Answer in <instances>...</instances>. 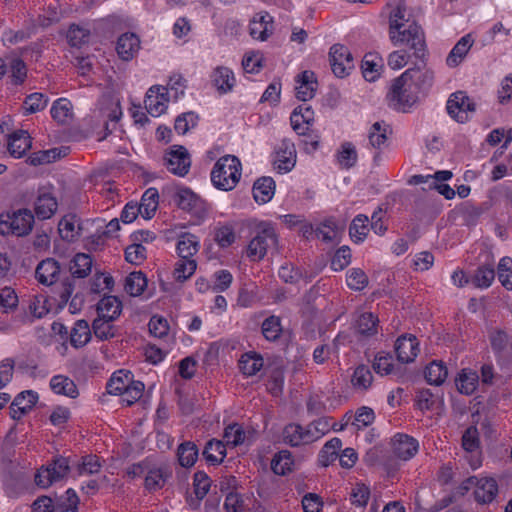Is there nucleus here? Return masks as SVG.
Returning <instances> with one entry per match:
<instances>
[{"label": "nucleus", "mask_w": 512, "mask_h": 512, "mask_svg": "<svg viewBox=\"0 0 512 512\" xmlns=\"http://www.w3.org/2000/svg\"><path fill=\"white\" fill-rule=\"evenodd\" d=\"M273 22L272 17L268 13L256 14L250 21L249 32L252 38L265 41L272 34L269 25Z\"/></svg>", "instance_id": "20"}, {"label": "nucleus", "mask_w": 512, "mask_h": 512, "mask_svg": "<svg viewBox=\"0 0 512 512\" xmlns=\"http://www.w3.org/2000/svg\"><path fill=\"white\" fill-rule=\"evenodd\" d=\"M131 380L132 377L130 372L124 373L123 371H118L114 373L107 383L108 393L113 395H119L123 393L127 389Z\"/></svg>", "instance_id": "49"}, {"label": "nucleus", "mask_w": 512, "mask_h": 512, "mask_svg": "<svg viewBox=\"0 0 512 512\" xmlns=\"http://www.w3.org/2000/svg\"><path fill=\"white\" fill-rule=\"evenodd\" d=\"M70 471L69 459L55 457L47 466H42L35 474V483L41 488H48L54 482L62 480Z\"/></svg>", "instance_id": "5"}, {"label": "nucleus", "mask_w": 512, "mask_h": 512, "mask_svg": "<svg viewBox=\"0 0 512 512\" xmlns=\"http://www.w3.org/2000/svg\"><path fill=\"white\" fill-rule=\"evenodd\" d=\"M113 320L97 317L92 323V331L99 340H109L116 336V328L111 324Z\"/></svg>", "instance_id": "47"}, {"label": "nucleus", "mask_w": 512, "mask_h": 512, "mask_svg": "<svg viewBox=\"0 0 512 512\" xmlns=\"http://www.w3.org/2000/svg\"><path fill=\"white\" fill-rule=\"evenodd\" d=\"M38 394L32 390H26L19 393L13 400L14 406L20 410V413H28L37 403Z\"/></svg>", "instance_id": "55"}, {"label": "nucleus", "mask_w": 512, "mask_h": 512, "mask_svg": "<svg viewBox=\"0 0 512 512\" xmlns=\"http://www.w3.org/2000/svg\"><path fill=\"white\" fill-rule=\"evenodd\" d=\"M498 280L504 288L512 290V258L503 257L498 264Z\"/></svg>", "instance_id": "58"}, {"label": "nucleus", "mask_w": 512, "mask_h": 512, "mask_svg": "<svg viewBox=\"0 0 512 512\" xmlns=\"http://www.w3.org/2000/svg\"><path fill=\"white\" fill-rule=\"evenodd\" d=\"M338 161L340 165L345 168H351L356 164L357 151L352 143L345 142L341 145V150L338 153Z\"/></svg>", "instance_id": "59"}, {"label": "nucleus", "mask_w": 512, "mask_h": 512, "mask_svg": "<svg viewBox=\"0 0 512 512\" xmlns=\"http://www.w3.org/2000/svg\"><path fill=\"white\" fill-rule=\"evenodd\" d=\"M50 387L56 394L76 398L78 396V389L73 380L64 375H56L50 381Z\"/></svg>", "instance_id": "30"}, {"label": "nucleus", "mask_w": 512, "mask_h": 512, "mask_svg": "<svg viewBox=\"0 0 512 512\" xmlns=\"http://www.w3.org/2000/svg\"><path fill=\"white\" fill-rule=\"evenodd\" d=\"M378 318L371 312L361 314L356 320V331L363 336H372L377 333Z\"/></svg>", "instance_id": "45"}, {"label": "nucleus", "mask_w": 512, "mask_h": 512, "mask_svg": "<svg viewBox=\"0 0 512 512\" xmlns=\"http://www.w3.org/2000/svg\"><path fill=\"white\" fill-rule=\"evenodd\" d=\"M101 469V463L96 455H86L81 458V461L76 466V471L79 476L96 474Z\"/></svg>", "instance_id": "52"}, {"label": "nucleus", "mask_w": 512, "mask_h": 512, "mask_svg": "<svg viewBox=\"0 0 512 512\" xmlns=\"http://www.w3.org/2000/svg\"><path fill=\"white\" fill-rule=\"evenodd\" d=\"M342 448V441L334 437L329 440L319 453L318 461L323 467H327L330 463L335 461L338 457V451Z\"/></svg>", "instance_id": "38"}, {"label": "nucleus", "mask_w": 512, "mask_h": 512, "mask_svg": "<svg viewBox=\"0 0 512 512\" xmlns=\"http://www.w3.org/2000/svg\"><path fill=\"white\" fill-rule=\"evenodd\" d=\"M91 339V330L86 320H78L70 332V343L75 348L85 346Z\"/></svg>", "instance_id": "32"}, {"label": "nucleus", "mask_w": 512, "mask_h": 512, "mask_svg": "<svg viewBox=\"0 0 512 512\" xmlns=\"http://www.w3.org/2000/svg\"><path fill=\"white\" fill-rule=\"evenodd\" d=\"M296 97L306 102L312 99L315 95L318 82L314 72L306 70L297 76Z\"/></svg>", "instance_id": "15"}, {"label": "nucleus", "mask_w": 512, "mask_h": 512, "mask_svg": "<svg viewBox=\"0 0 512 512\" xmlns=\"http://www.w3.org/2000/svg\"><path fill=\"white\" fill-rule=\"evenodd\" d=\"M406 6L400 1L397 6L389 14V32L397 31L406 26L405 21ZM408 22V20H406Z\"/></svg>", "instance_id": "63"}, {"label": "nucleus", "mask_w": 512, "mask_h": 512, "mask_svg": "<svg viewBox=\"0 0 512 512\" xmlns=\"http://www.w3.org/2000/svg\"><path fill=\"white\" fill-rule=\"evenodd\" d=\"M34 224V215L29 209H19L13 213L0 215V234L16 236L28 235Z\"/></svg>", "instance_id": "4"}, {"label": "nucleus", "mask_w": 512, "mask_h": 512, "mask_svg": "<svg viewBox=\"0 0 512 512\" xmlns=\"http://www.w3.org/2000/svg\"><path fill=\"white\" fill-rule=\"evenodd\" d=\"M122 311V303L116 296H104L97 304L98 317L117 319Z\"/></svg>", "instance_id": "22"}, {"label": "nucleus", "mask_w": 512, "mask_h": 512, "mask_svg": "<svg viewBox=\"0 0 512 512\" xmlns=\"http://www.w3.org/2000/svg\"><path fill=\"white\" fill-rule=\"evenodd\" d=\"M262 334L269 341H276L282 332L280 318L276 316H270L266 318L262 323Z\"/></svg>", "instance_id": "54"}, {"label": "nucleus", "mask_w": 512, "mask_h": 512, "mask_svg": "<svg viewBox=\"0 0 512 512\" xmlns=\"http://www.w3.org/2000/svg\"><path fill=\"white\" fill-rule=\"evenodd\" d=\"M391 134L392 129L389 124L384 121H377L369 130V144L375 149H380L386 143L389 135Z\"/></svg>", "instance_id": "28"}, {"label": "nucleus", "mask_w": 512, "mask_h": 512, "mask_svg": "<svg viewBox=\"0 0 512 512\" xmlns=\"http://www.w3.org/2000/svg\"><path fill=\"white\" fill-rule=\"evenodd\" d=\"M304 427L297 424H289L283 430V440L291 446L309 444Z\"/></svg>", "instance_id": "36"}, {"label": "nucleus", "mask_w": 512, "mask_h": 512, "mask_svg": "<svg viewBox=\"0 0 512 512\" xmlns=\"http://www.w3.org/2000/svg\"><path fill=\"white\" fill-rule=\"evenodd\" d=\"M498 494V485L493 478H477L475 484L474 496L479 504L491 503Z\"/></svg>", "instance_id": "17"}, {"label": "nucleus", "mask_w": 512, "mask_h": 512, "mask_svg": "<svg viewBox=\"0 0 512 512\" xmlns=\"http://www.w3.org/2000/svg\"><path fill=\"white\" fill-rule=\"evenodd\" d=\"M478 376L476 373L462 372L456 380V386L460 393L471 395L477 388Z\"/></svg>", "instance_id": "57"}, {"label": "nucleus", "mask_w": 512, "mask_h": 512, "mask_svg": "<svg viewBox=\"0 0 512 512\" xmlns=\"http://www.w3.org/2000/svg\"><path fill=\"white\" fill-rule=\"evenodd\" d=\"M347 285L349 288L360 291L368 285V277L360 268H352L347 273Z\"/></svg>", "instance_id": "62"}, {"label": "nucleus", "mask_w": 512, "mask_h": 512, "mask_svg": "<svg viewBox=\"0 0 512 512\" xmlns=\"http://www.w3.org/2000/svg\"><path fill=\"white\" fill-rule=\"evenodd\" d=\"M241 169V162L236 156H223L217 160L211 171V181L217 189L230 191L239 182Z\"/></svg>", "instance_id": "2"}, {"label": "nucleus", "mask_w": 512, "mask_h": 512, "mask_svg": "<svg viewBox=\"0 0 512 512\" xmlns=\"http://www.w3.org/2000/svg\"><path fill=\"white\" fill-rule=\"evenodd\" d=\"M203 456L212 465L220 464L226 456V445L220 440L211 439L205 445Z\"/></svg>", "instance_id": "31"}, {"label": "nucleus", "mask_w": 512, "mask_h": 512, "mask_svg": "<svg viewBox=\"0 0 512 512\" xmlns=\"http://www.w3.org/2000/svg\"><path fill=\"white\" fill-rule=\"evenodd\" d=\"M164 166L173 174L183 177L190 169L191 159L188 150L181 145H174L165 154Z\"/></svg>", "instance_id": "9"}, {"label": "nucleus", "mask_w": 512, "mask_h": 512, "mask_svg": "<svg viewBox=\"0 0 512 512\" xmlns=\"http://www.w3.org/2000/svg\"><path fill=\"white\" fill-rule=\"evenodd\" d=\"M276 244L277 236L274 228L268 223H262L248 245L247 255L253 260H261L266 255L267 249Z\"/></svg>", "instance_id": "6"}, {"label": "nucleus", "mask_w": 512, "mask_h": 512, "mask_svg": "<svg viewBox=\"0 0 512 512\" xmlns=\"http://www.w3.org/2000/svg\"><path fill=\"white\" fill-rule=\"evenodd\" d=\"M275 193V181L272 177H261L253 185V197L256 202L265 204Z\"/></svg>", "instance_id": "26"}, {"label": "nucleus", "mask_w": 512, "mask_h": 512, "mask_svg": "<svg viewBox=\"0 0 512 512\" xmlns=\"http://www.w3.org/2000/svg\"><path fill=\"white\" fill-rule=\"evenodd\" d=\"M418 442L407 434H396L392 439V449L396 457L402 460H409L418 451Z\"/></svg>", "instance_id": "13"}, {"label": "nucleus", "mask_w": 512, "mask_h": 512, "mask_svg": "<svg viewBox=\"0 0 512 512\" xmlns=\"http://www.w3.org/2000/svg\"><path fill=\"white\" fill-rule=\"evenodd\" d=\"M407 77L408 80L411 81L414 88L418 90L420 95H425L432 87L434 82L433 71L428 69L424 63L423 65L409 68L402 73V80L406 79Z\"/></svg>", "instance_id": "10"}, {"label": "nucleus", "mask_w": 512, "mask_h": 512, "mask_svg": "<svg viewBox=\"0 0 512 512\" xmlns=\"http://www.w3.org/2000/svg\"><path fill=\"white\" fill-rule=\"evenodd\" d=\"M177 456L182 467H192L198 458V448L193 442H183L178 446Z\"/></svg>", "instance_id": "40"}, {"label": "nucleus", "mask_w": 512, "mask_h": 512, "mask_svg": "<svg viewBox=\"0 0 512 512\" xmlns=\"http://www.w3.org/2000/svg\"><path fill=\"white\" fill-rule=\"evenodd\" d=\"M373 376L370 369L365 365L358 366L352 376L351 382L354 387L367 389L372 384Z\"/></svg>", "instance_id": "61"}, {"label": "nucleus", "mask_w": 512, "mask_h": 512, "mask_svg": "<svg viewBox=\"0 0 512 512\" xmlns=\"http://www.w3.org/2000/svg\"><path fill=\"white\" fill-rule=\"evenodd\" d=\"M199 250V241L193 234L186 233L180 236L177 243L179 259L194 260L192 257Z\"/></svg>", "instance_id": "29"}, {"label": "nucleus", "mask_w": 512, "mask_h": 512, "mask_svg": "<svg viewBox=\"0 0 512 512\" xmlns=\"http://www.w3.org/2000/svg\"><path fill=\"white\" fill-rule=\"evenodd\" d=\"M473 39L470 34L463 36L452 48L446 58V64L449 67L458 66L472 47Z\"/></svg>", "instance_id": "27"}, {"label": "nucleus", "mask_w": 512, "mask_h": 512, "mask_svg": "<svg viewBox=\"0 0 512 512\" xmlns=\"http://www.w3.org/2000/svg\"><path fill=\"white\" fill-rule=\"evenodd\" d=\"M389 39L394 46H407L412 50V55L424 61L427 55L425 33L420 25L412 21L397 31L389 32Z\"/></svg>", "instance_id": "1"}, {"label": "nucleus", "mask_w": 512, "mask_h": 512, "mask_svg": "<svg viewBox=\"0 0 512 512\" xmlns=\"http://www.w3.org/2000/svg\"><path fill=\"white\" fill-rule=\"evenodd\" d=\"M448 376V370L443 362L433 361L425 370V378L431 385L439 386L444 383Z\"/></svg>", "instance_id": "43"}, {"label": "nucleus", "mask_w": 512, "mask_h": 512, "mask_svg": "<svg viewBox=\"0 0 512 512\" xmlns=\"http://www.w3.org/2000/svg\"><path fill=\"white\" fill-rule=\"evenodd\" d=\"M140 47L139 38L133 33H125L118 38L116 50L123 60H130Z\"/></svg>", "instance_id": "24"}, {"label": "nucleus", "mask_w": 512, "mask_h": 512, "mask_svg": "<svg viewBox=\"0 0 512 512\" xmlns=\"http://www.w3.org/2000/svg\"><path fill=\"white\" fill-rule=\"evenodd\" d=\"M158 206V191L154 188L148 189L142 196L138 208H141L140 215L144 219H151Z\"/></svg>", "instance_id": "39"}, {"label": "nucleus", "mask_w": 512, "mask_h": 512, "mask_svg": "<svg viewBox=\"0 0 512 512\" xmlns=\"http://www.w3.org/2000/svg\"><path fill=\"white\" fill-rule=\"evenodd\" d=\"M167 88L152 86L146 93L145 108L154 117L160 116L167 108Z\"/></svg>", "instance_id": "11"}, {"label": "nucleus", "mask_w": 512, "mask_h": 512, "mask_svg": "<svg viewBox=\"0 0 512 512\" xmlns=\"http://www.w3.org/2000/svg\"><path fill=\"white\" fill-rule=\"evenodd\" d=\"M92 268V259L90 255L78 253L74 256L70 264V271L74 278L87 277Z\"/></svg>", "instance_id": "34"}, {"label": "nucleus", "mask_w": 512, "mask_h": 512, "mask_svg": "<svg viewBox=\"0 0 512 512\" xmlns=\"http://www.w3.org/2000/svg\"><path fill=\"white\" fill-rule=\"evenodd\" d=\"M146 287L147 278L141 271L132 272L125 279L124 289L130 296L141 295Z\"/></svg>", "instance_id": "35"}, {"label": "nucleus", "mask_w": 512, "mask_h": 512, "mask_svg": "<svg viewBox=\"0 0 512 512\" xmlns=\"http://www.w3.org/2000/svg\"><path fill=\"white\" fill-rule=\"evenodd\" d=\"M173 200L180 209L186 211L197 210L202 204L201 198L189 188H178Z\"/></svg>", "instance_id": "25"}, {"label": "nucleus", "mask_w": 512, "mask_h": 512, "mask_svg": "<svg viewBox=\"0 0 512 512\" xmlns=\"http://www.w3.org/2000/svg\"><path fill=\"white\" fill-rule=\"evenodd\" d=\"M58 230L63 240H75L80 230L79 219H77L76 215L69 214L64 216L58 224Z\"/></svg>", "instance_id": "33"}, {"label": "nucleus", "mask_w": 512, "mask_h": 512, "mask_svg": "<svg viewBox=\"0 0 512 512\" xmlns=\"http://www.w3.org/2000/svg\"><path fill=\"white\" fill-rule=\"evenodd\" d=\"M263 366V358L255 353H245L239 360V368L247 376L256 375Z\"/></svg>", "instance_id": "37"}, {"label": "nucleus", "mask_w": 512, "mask_h": 512, "mask_svg": "<svg viewBox=\"0 0 512 512\" xmlns=\"http://www.w3.org/2000/svg\"><path fill=\"white\" fill-rule=\"evenodd\" d=\"M31 145V137L24 130L14 132L8 139V151L15 158H21L31 148Z\"/></svg>", "instance_id": "19"}, {"label": "nucleus", "mask_w": 512, "mask_h": 512, "mask_svg": "<svg viewBox=\"0 0 512 512\" xmlns=\"http://www.w3.org/2000/svg\"><path fill=\"white\" fill-rule=\"evenodd\" d=\"M51 115L58 123L67 124L73 117L71 102L64 98L56 100L52 105Z\"/></svg>", "instance_id": "42"}, {"label": "nucleus", "mask_w": 512, "mask_h": 512, "mask_svg": "<svg viewBox=\"0 0 512 512\" xmlns=\"http://www.w3.org/2000/svg\"><path fill=\"white\" fill-rule=\"evenodd\" d=\"M68 153H69L68 147H59V148H52L49 150H41V151L32 153L28 157L27 162L33 166L48 164V163L54 162L62 157H65L66 155H68Z\"/></svg>", "instance_id": "23"}, {"label": "nucleus", "mask_w": 512, "mask_h": 512, "mask_svg": "<svg viewBox=\"0 0 512 512\" xmlns=\"http://www.w3.org/2000/svg\"><path fill=\"white\" fill-rule=\"evenodd\" d=\"M292 128L298 132V134H302L299 132L301 127V122L306 124H311L314 121V111L312 110L310 105L302 104L299 105L291 114L290 117Z\"/></svg>", "instance_id": "41"}, {"label": "nucleus", "mask_w": 512, "mask_h": 512, "mask_svg": "<svg viewBox=\"0 0 512 512\" xmlns=\"http://www.w3.org/2000/svg\"><path fill=\"white\" fill-rule=\"evenodd\" d=\"M60 273V265L53 258H47L42 260L35 271V275L37 280L43 284L50 286L54 284L59 277Z\"/></svg>", "instance_id": "16"}, {"label": "nucleus", "mask_w": 512, "mask_h": 512, "mask_svg": "<svg viewBox=\"0 0 512 512\" xmlns=\"http://www.w3.org/2000/svg\"><path fill=\"white\" fill-rule=\"evenodd\" d=\"M223 438L226 445L236 447L244 442L245 432L241 425L233 423L225 428Z\"/></svg>", "instance_id": "56"}, {"label": "nucleus", "mask_w": 512, "mask_h": 512, "mask_svg": "<svg viewBox=\"0 0 512 512\" xmlns=\"http://www.w3.org/2000/svg\"><path fill=\"white\" fill-rule=\"evenodd\" d=\"M48 103V98L42 93H32L25 98L24 109L27 114L43 110Z\"/></svg>", "instance_id": "60"}, {"label": "nucleus", "mask_w": 512, "mask_h": 512, "mask_svg": "<svg viewBox=\"0 0 512 512\" xmlns=\"http://www.w3.org/2000/svg\"><path fill=\"white\" fill-rule=\"evenodd\" d=\"M395 352L397 359L401 363H410L414 361L419 352V343L415 336H400L395 343Z\"/></svg>", "instance_id": "14"}, {"label": "nucleus", "mask_w": 512, "mask_h": 512, "mask_svg": "<svg viewBox=\"0 0 512 512\" xmlns=\"http://www.w3.org/2000/svg\"><path fill=\"white\" fill-rule=\"evenodd\" d=\"M329 62L334 75L344 78L354 69V60L349 49L343 44L336 43L329 51Z\"/></svg>", "instance_id": "8"}, {"label": "nucleus", "mask_w": 512, "mask_h": 512, "mask_svg": "<svg viewBox=\"0 0 512 512\" xmlns=\"http://www.w3.org/2000/svg\"><path fill=\"white\" fill-rule=\"evenodd\" d=\"M125 259L131 264L140 265L146 259V248L141 243L133 242L125 249Z\"/></svg>", "instance_id": "64"}, {"label": "nucleus", "mask_w": 512, "mask_h": 512, "mask_svg": "<svg viewBox=\"0 0 512 512\" xmlns=\"http://www.w3.org/2000/svg\"><path fill=\"white\" fill-rule=\"evenodd\" d=\"M296 163V150L294 143L289 139H283L276 151L274 167L279 172H289Z\"/></svg>", "instance_id": "12"}, {"label": "nucleus", "mask_w": 512, "mask_h": 512, "mask_svg": "<svg viewBox=\"0 0 512 512\" xmlns=\"http://www.w3.org/2000/svg\"><path fill=\"white\" fill-rule=\"evenodd\" d=\"M19 299L15 290L10 286L0 289V312L11 313L18 307Z\"/></svg>", "instance_id": "48"}, {"label": "nucleus", "mask_w": 512, "mask_h": 512, "mask_svg": "<svg viewBox=\"0 0 512 512\" xmlns=\"http://www.w3.org/2000/svg\"><path fill=\"white\" fill-rule=\"evenodd\" d=\"M402 74L393 80L390 91L387 94L388 105L394 110L407 112L415 105L420 98V94L412 85L408 77L402 80Z\"/></svg>", "instance_id": "3"}, {"label": "nucleus", "mask_w": 512, "mask_h": 512, "mask_svg": "<svg viewBox=\"0 0 512 512\" xmlns=\"http://www.w3.org/2000/svg\"><path fill=\"white\" fill-rule=\"evenodd\" d=\"M306 436L310 443L320 439L330 429V423L328 419H318L311 422L305 428Z\"/></svg>", "instance_id": "53"}, {"label": "nucleus", "mask_w": 512, "mask_h": 512, "mask_svg": "<svg viewBox=\"0 0 512 512\" xmlns=\"http://www.w3.org/2000/svg\"><path fill=\"white\" fill-rule=\"evenodd\" d=\"M196 268L197 263L195 260L179 259L175 263L173 276L176 281L184 282L195 273Z\"/></svg>", "instance_id": "51"}, {"label": "nucleus", "mask_w": 512, "mask_h": 512, "mask_svg": "<svg viewBox=\"0 0 512 512\" xmlns=\"http://www.w3.org/2000/svg\"><path fill=\"white\" fill-rule=\"evenodd\" d=\"M495 279V270L492 265L479 266L471 277V283L477 288H488Z\"/></svg>", "instance_id": "44"}, {"label": "nucleus", "mask_w": 512, "mask_h": 512, "mask_svg": "<svg viewBox=\"0 0 512 512\" xmlns=\"http://www.w3.org/2000/svg\"><path fill=\"white\" fill-rule=\"evenodd\" d=\"M212 83L218 93L226 94L232 91L235 86L236 79L231 69L219 66L212 73Z\"/></svg>", "instance_id": "18"}, {"label": "nucleus", "mask_w": 512, "mask_h": 512, "mask_svg": "<svg viewBox=\"0 0 512 512\" xmlns=\"http://www.w3.org/2000/svg\"><path fill=\"white\" fill-rule=\"evenodd\" d=\"M446 109L452 119L463 124L469 121V114L476 111V103L465 91H456L449 96Z\"/></svg>", "instance_id": "7"}, {"label": "nucleus", "mask_w": 512, "mask_h": 512, "mask_svg": "<svg viewBox=\"0 0 512 512\" xmlns=\"http://www.w3.org/2000/svg\"><path fill=\"white\" fill-rule=\"evenodd\" d=\"M368 222V217L363 214H359L353 219L349 228V234L354 242H362L366 238L369 231Z\"/></svg>", "instance_id": "50"}, {"label": "nucleus", "mask_w": 512, "mask_h": 512, "mask_svg": "<svg viewBox=\"0 0 512 512\" xmlns=\"http://www.w3.org/2000/svg\"><path fill=\"white\" fill-rule=\"evenodd\" d=\"M293 459L288 450L276 453L271 461V469L277 475H285L292 470Z\"/></svg>", "instance_id": "46"}, {"label": "nucleus", "mask_w": 512, "mask_h": 512, "mask_svg": "<svg viewBox=\"0 0 512 512\" xmlns=\"http://www.w3.org/2000/svg\"><path fill=\"white\" fill-rule=\"evenodd\" d=\"M58 203L56 198L49 192H40L35 201V214L39 219L51 218L57 211Z\"/></svg>", "instance_id": "21"}]
</instances>
